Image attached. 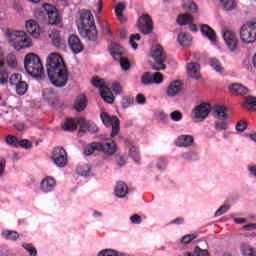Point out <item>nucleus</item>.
<instances>
[{"label": "nucleus", "mask_w": 256, "mask_h": 256, "mask_svg": "<svg viewBox=\"0 0 256 256\" xmlns=\"http://www.w3.org/2000/svg\"><path fill=\"white\" fill-rule=\"evenodd\" d=\"M136 103L138 105H145V103H147V98H145V95L143 94H138L136 95Z\"/></svg>", "instance_id": "338daca9"}, {"label": "nucleus", "mask_w": 256, "mask_h": 256, "mask_svg": "<svg viewBox=\"0 0 256 256\" xmlns=\"http://www.w3.org/2000/svg\"><path fill=\"white\" fill-rule=\"evenodd\" d=\"M25 71L34 79H43L45 72L43 71V64L41 58L37 54L29 53L24 58Z\"/></svg>", "instance_id": "20e7f679"}, {"label": "nucleus", "mask_w": 256, "mask_h": 256, "mask_svg": "<svg viewBox=\"0 0 256 256\" xmlns=\"http://www.w3.org/2000/svg\"><path fill=\"white\" fill-rule=\"evenodd\" d=\"M19 147H22L23 149H31L33 147V144L29 140H20L19 141Z\"/></svg>", "instance_id": "69168bd1"}, {"label": "nucleus", "mask_w": 256, "mask_h": 256, "mask_svg": "<svg viewBox=\"0 0 256 256\" xmlns=\"http://www.w3.org/2000/svg\"><path fill=\"white\" fill-rule=\"evenodd\" d=\"M138 29L143 35H151L153 33V23L151 16L144 14L138 19Z\"/></svg>", "instance_id": "ddd939ff"}, {"label": "nucleus", "mask_w": 256, "mask_h": 256, "mask_svg": "<svg viewBox=\"0 0 256 256\" xmlns=\"http://www.w3.org/2000/svg\"><path fill=\"white\" fill-rule=\"evenodd\" d=\"M211 113V104L202 102L194 107L191 117L195 123H201L209 117Z\"/></svg>", "instance_id": "1a4fd4ad"}, {"label": "nucleus", "mask_w": 256, "mask_h": 256, "mask_svg": "<svg viewBox=\"0 0 256 256\" xmlns=\"http://www.w3.org/2000/svg\"><path fill=\"white\" fill-rule=\"evenodd\" d=\"M152 83L154 85H161L163 83V75L159 72L152 73Z\"/></svg>", "instance_id": "5fc2aeb1"}, {"label": "nucleus", "mask_w": 256, "mask_h": 256, "mask_svg": "<svg viewBox=\"0 0 256 256\" xmlns=\"http://www.w3.org/2000/svg\"><path fill=\"white\" fill-rule=\"evenodd\" d=\"M240 252L242 256H256L255 249L247 243H242L240 245Z\"/></svg>", "instance_id": "473e14b6"}, {"label": "nucleus", "mask_w": 256, "mask_h": 256, "mask_svg": "<svg viewBox=\"0 0 256 256\" xmlns=\"http://www.w3.org/2000/svg\"><path fill=\"white\" fill-rule=\"evenodd\" d=\"M151 57L155 61V64H151L153 71H165L167 69V66H165L167 57L165 56V52H163V47L156 46L152 48Z\"/></svg>", "instance_id": "6e6552de"}, {"label": "nucleus", "mask_w": 256, "mask_h": 256, "mask_svg": "<svg viewBox=\"0 0 256 256\" xmlns=\"http://www.w3.org/2000/svg\"><path fill=\"white\" fill-rule=\"evenodd\" d=\"M229 211V205H222L214 214L215 217H221V215Z\"/></svg>", "instance_id": "e2e57ef3"}, {"label": "nucleus", "mask_w": 256, "mask_h": 256, "mask_svg": "<svg viewBox=\"0 0 256 256\" xmlns=\"http://www.w3.org/2000/svg\"><path fill=\"white\" fill-rule=\"evenodd\" d=\"M126 8L125 3L121 2L115 7V13L120 23H125V17L123 16V10Z\"/></svg>", "instance_id": "e433bc0d"}, {"label": "nucleus", "mask_w": 256, "mask_h": 256, "mask_svg": "<svg viewBox=\"0 0 256 256\" xmlns=\"http://www.w3.org/2000/svg\"><path fill=\"white\" fill-rule=\"evenodd\" d=\"M156 166L158 171H160V173H163V171H165V167H167V160H165L164 158L158 159L156 162Z\"/></svg>", "instance_id": "bf43d9fd"}, {"label": "nucleus", "mask_w": 256, "mask_h": 256, "mask_svg": "<svg viewBox=\"0 0 256 256\" xmlns=\"http://www.w3.org/2000/svg\"><path fill=\"white\" fill-rule=\"evenodd\" d=\"M186 73L190 79L199 81L201 79V66L197 62L188 63L186 66Z\"/></svg>", "instance_id": "6ab92c4d"}, {"label": "nucleus", "mask_w": 256, "mask_h": 256, "mask_svg": "<svg viewBox=\"0 0 256 256\" xmlns=\"http://www.w3.org/2000/svg\"><path fill=\"white\" fill-rule=\"evenodd\" d=\"M186 256H209V251L196 247L194 253H186Z\"/></svg>", "instance_id": "8fccbe9b"}, {"label": "nucleus", "mask_w": 256, "mask_h": 256, "mask_svg": "<svg viewBox=\"0 0 256 256\" xmlns=\"http://www.w3.org/2000/svg\"><path fill=\"white\" fill-rule=\"evenodd\" d=\"M44 11H46L48 15V21L50 25H57L61 21L59 18V12L57 11V8L55 6H52L50 4H44Z\"/></svg>", "instance_id": "f3484780"}, {"label": "nucleus", "mask_w": 256, "mask_h": 256, "mask_svg": "<svg viewBox=\"0 0 256 256\" xmlns=\"http://www.w3.org/2000/svg\"><path fill=\"white\" fill-rule=\"evenodd\" d=\"M6 39L9 45L16 51L33 47V40H31V37H29L25 31H8L6 32Z\"/></svg>", "instance_id": "7ed1b4c3"}, {"label": "nucleus", "mask_w": 256, "mask_h": 256, "mask_svg": "<svg viewBox=\"0 0 256 256\" xmlns=\"http://www.w3.org/2000/svg\"><path fill=\"white\" fill-rule=\"evenodd\" d=\"M97 151L103 153L106 157H113L117 153V143L108 139L105 142H92L85 147V155H93Z\"/></svg>", "instance_id": "39448f33"}, {"label": "nucleus", "mask_w": 256, "mask_h": 256, "mask_svg": "<svg viewBox=\"0 0 256 256\" xmlns=\"http://www.w3.org/2000/svg\"><path fill=\"white\" fill-rule=\"evenodd\" d=\"M86 122L85 118H79V119H66L65 122L62 125V129L64 131H75L77 127H85Z\"/></svg>", "instance_id": "dca6fc26"}, {"label": "nucleus", "mask_w": 256, "mask_h": 256, "mask_svg": "<svg viewBox=\"0 0 256 256\" xmlns=\"http://www.w3.org/2000/svg\"><path fill=\"white\" fill-rule=\"evenodd\" d=\"M256 40V22L244 24L240 30V41L245 45H251Z\"/></svg>", "instance_id": "0eeeda50"}, {"label": "nucleus", "mask_w": 256, "mask_h": 256, "mask_svg": "<svg viewBox=\"0 0 256 256\" xmlns=\"http://www.w3.org/2000/svg\"><path fill=\"white\" fill-rule=\"evenodd\" d=\"M9 83V71L5 69L0 70V85H7Z\"/></svg>", "instance_id": "09e8293b"}, {"label": "nucleus", "mask_w": 256, "mask_h": 256, "mask_svg": "<svg viewBox=\"0 0 256 256\" xmlns=\"http://www.w3.org/2000/svg\"><path fill=\"white\" fill-rule=\"evenodd\" d=\"M216 131H227L229 129V124L225 121L215 122L214 125Z\"/></svg>", "instance_id": "864d4df0"}, {"label": "nucleus", "mask_w": 256, "mask_h": 256, "mask_svg": "<svg viewBox=\"0 0 256 256\" xmlns=\"http://www.w3.org/2000/svg\"><path fill=\"white\" fill-rule=\"evenodd\" d=\"M46 71L48 79L54 87L63 88L69 81V72L59 53H52L47 57Z\"/></svg>", "instance_id": "f257e3e1"}, {"label": "nucleus", "mask_w": 256, "mask_h": 256, "mask_svg": "<svg viewBox=\"0 0 256 256\" xmlns=\"http://www.w3.org/2000/svg\"><path fill=\"white\" fill-rule=\"evenodd\" d=\"M133 105V98L124 97L121 101V106L123 109H129Z\"/></svg>", "instance_id": "052dcab7"}, {"label": "nucleus", "mask_w": 256, "mask_h": 256, "mask_svg": "<svg viewBox=\"0 0 256 256\" xmlns=\"http://www.w3.org/2000/svg\"><path fill=\"white\" fill-rule=\"evenodd\" d=\"M212 111L215 119H218L219 121H226V119H229V115H227V107L223 105L214 106Z\"/></svg>", "instance_id": "b1692460"}, {"label": "nucleus", "mask_w": 256, "mask_h": 256, "mask_svg": "<svg viewBox=\"0 0 256 256\" xmlns=\"http://www.w3.org/2000/svg\"><path fill=\"white\" fill-rule=\"evenodd\" d=\"M170 119L171 121H174V123H179L183 119V113L179 110H175L170 113Z\"/></svg>", "instance_id": "603ef678"}, {"label": "nucleus", "mask_w": 256, "mask_h": 256, "mask_svg": "<svg viewBox=\"0 0 256 256\" xmlns=\"http://www.w3.org/2000/svg\"><path fill=\"white\" fill-rule=\"evenodd\" d=\"M114 195L117 199H125L129 195V186L125 182H117L114 187Z\"/></svg>", "instance_id": "412c9836"}, {"label": "nucleus", "mask_w": 256, "mask_h": 256, "mask_svg": "<svg viewBox=\"0 0 256 256\" xmlns=\"http://www.w3.org/2000/svg\"><path fill=\"white\" fill-rule=\"evenodd\" d=\"M17 95L23 96L27 93V89H29V85L27 82L22 81L18 85L15 86Z\"/></svg>", "instance_id": "79ce46f5"}, {"label": "nucleus", "mask_w": 256, "mask_h": 256, "mask_svg": "<svg viewBox=\"0 0 256 256\" xmlns=\"http://www.w3.org/2000/svg\"><path fill=\"white\" fill-rule=\"evenodd\" d=\"M177 23L178 25H189L193 23V16L191 14H180L177 17Z\"/></svg>", "instance_id": "72a5a7b5"}, {"label": "nucleus", "mask_w": 256, "mask_h": 256, "mask_svg": "<svg viewBox=\"0 0 256 256\" xmlns=\"http://www.w3.org/2000/svg\"><path fill=\"white\" fill-rule=\"evenodd\" d=\"M110 54L112 55L115 61H118L120 67L123 71H129L131 69V64L129 60L123 57V49L119 44H114V47L111 49Z\"/></svg>", "instance_id": "9b49d317"}, {"label": "nucleus", "mask_w": 256, "mask_h": 256, "mask_svg": "<svg viewBox=\"0 0 256 256\" xmlns=\"http://www.w3.org/2000/svg\"><path fill=\"white\" fill-rule=\"evenodd\" d=\"M2 237L10 241H17V239H19V233L13 230H4L2 231Z\"/></svg>", "instance_id": "4c0bfd02"}, {"label": "nucleus", "mask_w": 256, "mask_h": 256, "mask_svg": "<svg viewBox=\"0 0 256 256\" xmlns=\"http://www.w3.org/2000/svg\"><path fill=\"white\" fill-rule=\"evenodd\" d=\"M243 231H256V224H248L242 227Z\"/></svg>", "instance_id": "774afa93"}, {"label": "nucleus", "mask_w": 256, "mask_h": 256, "mask_svg": "<svg viewBox=\"0 0 256 256\" xmlns=\"http://www.w3.org/2000/svg\"><path fill=\"white\" fill-rule=\"evenodd\" d=\"M100 119L105 127L112 129L111 137H115L121 129V122L117 119V116H111L107 112L100 114Z\"/></svg>", "instance_id": "9d476101"}, {"label": "nucleus", "mask_w": 256, "mask_h": 256, "mask_svg": "<svg viewBox=\"0 0 256 256\" xmlns=\"http://www.w3.org/2000/svg\"><path fill=\"white\" fill-rule=\"evenodd\" d=\"M198 236L199 235L197 233L185 235L184 237H182L181 243H183L184 245H187L191 243L193 239H197Z\"/></svg>", "instance_id": "4d7b16f0"}, {"label": "nucleus", "mask_w": 256, "mask_h": 256, "mask_svg": "<svg viewBox=\"0 0 256 256\" xmlns=\"http://www.w3.org/2000/svg\"><path fill=\"white\" fill-rule=\"evenodd\" d=\"M8 81L12 87H16V85L23 81V77L19 73H14L10 76Z\"/></svg>", "instance_id": "37998d69"}, {"label": "nucleus", "mask_w": 256, "mask_h": 256, "mask_svg": "<svg viewBox=\"0 0 256 256\" xmlns=\"http://www.w3.org/2000/svg\"><path fill=\"white\" fill-rule=\"evenodd\" d=\"M42 97L45 101H48V103L53 105L57 99V92L53 91V88H46L42 92Z\"/></svg>", "instance_id": "bb28decb"}, {"label": "nucleus", "mask_w": 256, "mask_h": 256, "mask_svg": "<svg viewBox=\"0 0 256 256\" xmlns=\"http://www.w3.org/2000/svg\"><path fill=\"white\" fill-rule=\"evenodd\" d=\"M78 31L86 41H97V26H95V18H93L91 11L85 10L81 13L78 22Z\"/></svg>", "instance_id": "f03ea898"}, {"label": "nucleus", "mask_w": 256, "mask_h": 256, "mask_svg": "<svg viewBox=\"0 0 256 256\" xmlns=\"http://www.w3.org/2000/svg\"><path fill=\"white\" fill-rule=\"evenodd\" d=\"M247 129V122L244 120H241L237 125H236V131L239 133H243Z\"/></svg>", "instance_id": "0e129e2a"}, {"label": "nucleus", "mask_w": 256, "mask_h": 256, "mask_svg": "<svg viewBox=\"0 0 256 256\" xmlns=\"http://www.w3.org/2000/svg\"><path fill=\"white\" fill-rule=\"evenodd\" d=\"M48 36L49 39H51L53 45H55V47H59V45H61V34H59V31L51 30Z\"/></svg>", "instance_id": "c9c22d12"}, {"label": "nucleus", "mask_w": 256, "mask_h": 256, "mask_svg": "<svg viewBox=\"0 0 256 256\" xmlns=\"http://www.w3.org/2000/svg\"><path fill=\"white\" fill-rule=\"evenodd\" d=\"M181 159L184 161H199V153L196 151H188L181 154Z\"/></svg>", "instance_id": "f704fd0d"}, {"label": "nucleus", "mask_w": 256, "mask_h": 256, "mask_svg": "<svg viewBox=\"0 0 256 256\" xmlns=\"http://www.w3.org/2000/svg\"><path fill=\"white\" fill-rule=\"evenodd\" d=\"M57 187V181L51 176H47L40 182V189L42 193H53Z\"/></svg>", "instance_id": "a211bd4d"}, {"label": "nucleus", "mask_w": 256, "mask_h": 256, "mask_svg": "<svg viewBox=\"0 0 256 256\" xmlns=\"http://www.w3.org/2000/svg\"><path fill=\"white\" fill-rule=\"evenodd\" d=\"M76 173L80 177H91V165L83 164L76 168Z\"/></svg>", "instance_id": "7c9ffc66"}, {"label": "nucleus", "mask_w": 256, "mask_h": 256, "mask_svg": "<svg viewBox=\"0 0 256 256\" xmlns=\"http://www.w3.org/2000/svg\"><path fill=\"white\" fill-rule=\"evenodd\" d=\"M98 256H119V252L113 249H104L98 253Z\"/></svg>", "instance_id": "13d9d810"}, {"label": "nucleus", "mask_w": 256, "mask_h": 256, "mask_svg": "<svg viewBox=\"0 0 256 256\" xmlns=\"http://www.w3.org/2000/svg\"><path fill=\"white\" fill-rule=\"evenodd\" d=\"M52 161L56 167H59L60 169L67 167L68 158L65 149L61 147L55 148L52 153Z\"/></svg>", "instance_id": "f8f14e48"}, {"label": "nucleus", "mask_w": 256, "mask_h": 256, "mask_svg": "<svg viewBox=\"0 0 256 256\" xmlns=\"http://www.w3.org/2000/svg\"><path fill=\"white\" fill-rule=\"evenodd\" d=\"M200 31L203 35V37H206L207 40L210 41V43H216L217 41V34L215 33V30L211 28V26L207 24H202L200 26Z\"/></svg>", "instance_id": "4be33fe9"}, {"label": "nucleus", "mask_w": 256, "mask_h": 256, "mask_svg": "<svg viewBox=\"0 0 256 256\" xmlns=\"http://www.w3.org/2000/svg\"><path fill=\"white\" fill-rule=\"evenodd\" d=\"M135 41H141V36L139 34H132L129 39L130 46L136 51L137 43Z\"/></svg>", "instance_id": "6e6d98bb"}, {"label": "nucleus", "mask_w": 256, "mask_h": 256, "mask_svg": "<svg viewBox=\"0 0 256 256\" xmlns=\"http://www.w3.org/2000/svg\"><path fill=\"white\" fill-rule=\"evenodd\" d=\"M91 83L93 87L100 90V95L105 103L112 104L115 101V96L111 92V83L105 82L103 79L92 78Z\"/></svg>", "instance_id": "423d86ee"}, {"label": "nucleus", "mask_w": 256, "mask_h": 256, "mask_svg": "<svg viewBox=\"0 0 256 256\" xmlns=\"http://www.w3.org/2000/svg\"><path fill=\"white\" fill-rule=\"evenodd\" d=\"M192 38L191 35L185 33V32H180L177 37V43L180 45V47H191L192 43Z\"/></svg>", "instance_id": "a878e982"}, {"label": "nucleus", "mask_w": 256, "mask_h": 256, "mask_svg": "<svg viewBox=\"0 0 256 256\" xmlns=\"http://www.w3.org/2000/svg\"><path fill=\"white\" fill-rule=\"evenodd\" d=\"M110 89L116 93V95H121L123 93V89L121 88V84L114 82L112 85L110 84Z\"/></svg>", "instance_id": "680f3d73"}, {"label": "nucleus", "mask_w": 256, "mask_h": 256, "mask_svg": "<svg viewBox=\"0 0 256 256\" xmlns=\"http://www.w3.org/2000/svg\"><path fill=\"white\" fill-rule=\"evenodd\" d=\"M220 5H222L224 11H233L235 7H237V4L235 3V0H219Z\"/></svg>", "instance_id": "58836bf2"}, {"label": "nucleus", "mask_w": 256, "mask_h": 256, "mask_svg": "<svg viewBox=\"0 0 256 256\" xmlns=\"http://www.w3.org/2000/svg\"><path fill=\"white\" fill-rule=\"evenodd\" d=\"M222 37L229 51H231L232 53L237 51V47L239 46V41L237 40V35L235 34V32L231 30H225L222 33Z\"/></svg>", "instance_id": "4468645a"}, {"label": "nucleus", "mask_w": 256, "mask_h": 256, "mask_svg": "<svg viewBox=\"0 0 256 256\" xmlns=\"http://www.w3.org/2000/svg\"><path fill=\"white\" fill-rule=\"evenodd\" d=\"M68 45L72 53H74L75 55L83 51V44H81V40H79V37H77L76 35H71L69 37Z\"/></svg>", "instance_id": "aec40b11"}, {"label": "nucleus", "mask_w": 256, "mask_h": 256, "mask_svg": "<svg viewBox=\"0 0 256 256\" xmlns=\"http://www.w3.org/2000/svg\"><path fill=\"white\" fill-rule=\"evenodd\" d=\"M142 85H153V78L151 72H146L141 77Z\"/></svg>", "instance_id": "de8ad7c7"}, {"label": "nucleus", "mask_w": 256, "mask_h": 256, "mask_svg": "<svg viewBox=\"0 0 256 256\" xmlns=\"http://www.w3.org/2000/svg\"><path fill=\"white\" fill-rule=\"evenodd\" d=\"M87 107V97H85L83 94H80L76 100H75V106L74 108L76 111H84V109Z\"/></svg>", "instance_id": "c756f323"}, {"label": "nucleus", "mask_w": 256, "mask_h": 256, "mask_svg": "<svg viewBox=\"0 0 256 256\" xmlns=\"http://www.w3.org/2000/svg\"><path fill=\"white\" fill-rule=\"evenodd\" d=\"M183 9H185V11H189L190 13H197L198 11L197 4L193 1L185 2L183 4Z\"/></svg>", "instance_id": "a18cd8bd"}, {"label": "nucleus", "mask_w": 256, "mask_h": 256, "mask_svg": "<svg viewBox=\"0 0 256 256\" xmlns=\"http://www.w3.org/2000/svg\"><path fill=\"white\" fill-rule=\"evenodd\" d=\"M229 90L234 95H247V93H249V89H247V87H245V86H243L242 84H239V83L231 84L229 86Z\"/></svg>", "instance_id": "cd10ccee"}, {"label": "nucleus", "mask_w": 256, "mask_h": 256, "mask_svg": "<svg viewBox=\"0 0 256 256\" xmlns=\"http://www.w3.org/2000/svg\"><path fill=\"white\" fill-rule=\"evenodd\" d=\"M210 67L219 75H223L225 73V68H223V65L221 64V61L218 59L212 58L209 61Z\"/></svg>", "instance_id": "2f4dec72"}, {"label": "nucleus", "mask_w": 256, "mask_h": 256, "mask_svg": "<svg viewBox=\"0 0 256 256\" xmlns=\"http://www.w3.org/2000/svg\"><path fill=\"white\" fill-rule=\"evenodd\" d=\"M6 64L10 69H17V57H15L13 53L8 54L6 56Z\"/></svg>", "instance_id": "a19ab883"}, {"label": "nucleus", "mask_w": 256, "mask_h": 256, "mask_svg": "<svg viewBox=\"0 0 256 256\" xmlns=\"http://www.w3.org/2000/svg\"><path fill=\"white\" fill-rule=\"evenodd\" d=\"M6 143L9 147H19V139L13 135L6 136Z\"/></svg>", "instance_id": "49530a36"}, {"label": "nucleus", "mask_w": 256, "mask_h": 256, "mask_svg": "<svg viewBox=\"0 0 256 256\" xmlns=\"http://www.w3.org/2000/svg\"><path fill=\"white\" fill-rule=\"evenodd\" d=\"M183 89V83L181 81L176 80L174 82H171L170 85L167 88V95L168 97H175V95H178V93H181Z\"/></svg>", "instance_id": "393cba45"}, {"label": "nucleus", "mask_w": 256, "mask_h": 256, "mask_svg": "<svg viewBox=\"0 0 256 256\" xmlns=\"http://www.w3.org/2000/svg\"><path fill=\"white\" fill-rule=\"evenodd\" d=\"M85 123L84 126H80L81 129H85L88 133H97L99 131V127H97L95 123H89L86 119Z\"/></svg>", "instance_id": "c03bdc74"}, {"label": "nucleus", "mask_w": 256, "mask_h": 256, "mask_svg": "<svg viewBox=\"0 0 256 256\" xmlns=\"http://www.w3.org/2000/svg\"><path fill=\"white\" fill-rule=\"evenodd\" d=\"M155 117L157 121H159V123H161L162 125H167V123H169V118L167 117V114H165L163 110H157L155 112Z\"/></svg>", "instance_id": "ea45409f"}, {"label": "nucleus", "mask_w": 256, "mask_h": 256, "mask_svg": "<svg viewBox=\"0 0 256 256\" xmlns=\"http://www.w3.org/2000/svg\"><path fill=\"white\" fill-rule=\"evenodd\" d=\"M26 31L35 39L41 35V27L35 20H28L26 22Z\"/></svg>", "instance_id": "5701e85b"}, {"label": "nucleus", "mask_w": 256, "mask_h": 256, "mask_svg": "<svg viewBox=\"0 0 256 256\" xmlns=\"http://www.w3.org/2000/svg\"><path fill=\"white\" fill-rule=\"evenodd\" d=\"M128 155L131 159L134 160V163L139 165L141 163V151L137 148V146H131L128 150Z\"/></svg>", "instance_id": "c85d7f7f"}, {"label": "nucleus", "mask_w": 256, "mask_h": 256, "mask_svg": "<svg viewBox=\"0 0 256 256\" xmlns=\"http://www.w3.org/2000/svg\"><path fill=\"white\" fill-rule=\"evenodd\" d=\"M22 247L25 249V251H27V253H29L30 256H37V249L35 246H33V244L24 243L22 244Z\"/></svg>", "instance_id": "3c124183"}, {"label": "nucleus", "mask_w": 256, "mask_h": 256, "mask_svg": "<svg viewBox=\"0 0 256 256\" xmlns=\"http://www.w3.org/2000/svg\"><path fill=\"white\" fill-rule=\"evenodd\" d=\"M176 147H180L182 149H191L193 145H195V137L191 134H182L175 139Z\"/></svg>", "instance_id": "2eb2a0df"}]
</instances>
